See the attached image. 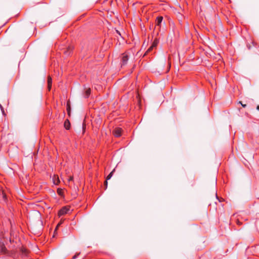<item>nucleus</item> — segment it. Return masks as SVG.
<instances>
[{
    "label": "nucleus",
    "instance_id": "nucleus-9",
    "mask_svg": "<svg viewBox=\"0 0 259 259\" xmlns=\"http://www.w3.org/2000/svg\"><path fill=\"white\" fill-rule=\"evenodd\" d=\"M85 97L88 98L91 94V89H90V88H87V89H85Z\"/></svg>",
    "mask_w": 259,
    "mask_h": 259
},
{
    "label": "nucleus",
    "instance_id": "nucleus-20",
    "mask_svg": "<svg viewBox=\"0 0 259 259\" xmlns=\"http://www.w3.org/2000/svg\"><path fill=\"white\" fill-rule=\"evenodd\" d=\"M170 63L168 64V70L167 71H168L169 70V69H170Z\"/></svg>",
    "mask_w": 259,
    "mask_h": 259
},
{
    "label": "nucleus",
    "instance_id": "nucleus-15",
    "mask_svg": "<svg viewBox=\"0 0 259 259\" xmlns=\"http://www.w3.org/2000/svg\"><path fill=\"white\" fill-rule=\"evenodd\" d=\"M153 47H154L152 45V46H151V47H150L148 49V50L146 51V53L145 54V55H146V54L148 53L149 52H150L151 50H152Z\"/></svg>",
    "mask_w": 259,
    "mask_h": 259
},
{
    "label": "nucleus",
    "instance_id": "nucleus-14",
    "mask_svg": "<svg viewBox=\"0 0 259 259\" xmlns=\"http://www.w3.org/2000/svg\"><path fill=\"white\" fill-rule=\"evenodd\" d=\"M0 195L2 196L3 198L5 201L6 199V194L3 191H2L1 192V194Z\"/></svg>",
    "mask_w": 259,
    "mask_h": 259
},
{
    "label": "nucleus",
    "instance_id": "nucleus-22",
    "mask_svg": "<svg viewBox=\"0 0 259 259\" xmlns=\"http://www.w3.org/2000/svg\"><path fill=\"white\" fill-rule=\"evenodd\" d=\"M82 130H83V133L84 132V125H82Z\"/></svg>",
    "mask_w": 259,
    "mask_h": 259
},
{
    "label": "nucleus",
    "instance_id": "nucleus-13",
    "mask_svg": "<svg viewBox=\"0 0 259 259\" xmlns=\"http://www.w3.org/2000/svg\"><path fill=\"white\" fill-rule=\"evenodd\" d=\"M158 44V39L157 38H155L152 44V46L155 47L156 46V45Z\"/></svg>",
    "mask_w": 259,
    "mask_h": 259
},
{
    "label": "nucleus",
    "instance_id": "nucleus-4",
    "mask_svg": "<svg viewBox=\"0 0 259 259\" xmlns=\"http://www.w3.org/2000/svg\"><path fill=\"white\" fill-rule=\"evenodd\" d=\"M128 61V56L127 55H123L122 58V64L121 65H125L126 64L127 62Z\"/></svg>",
    "mask_w": 259,
    "mask_h": 259
},
{
    "label": "nucleus",
    "instance_id": "nucleus-26",
    "mask_svg": "<svg viewBox=\"0 0 259 259\" xmlns=\"http://www.w3.org/2000/svg\"><path fill=\"white\" fill-rule=\"evenodd\" d=\"M58 227H58V226H57V227H56V229H55V231H56V230H57V229L58 228Z\"/></svg>",
    "mask_w": 259,
    "mask_h": 259
},
{
    "label": "nucleus",
    "instance_id": "nucleus-10",
    "mask_svg": "<svg viewBox=\"0 0 259 259\" xmlns=\"http://www.w3.org/2000/svg\"><path fill=\"white\" fill-rule=\"evenodd\" d=\"M67 111L68 112V114L70 116V106L69 102H68L67 103Z\"/></svg>",
    "mask_w": 259,
    "mask_h": 259
},
{
    "label": "nucleus",
    "instance_id": "nucleus-12",
    "mask_svg": "<svg viewBox=\"0 0 259 259\" xmlns=\"http://www.w3.org/2000/svg\"><path fill=\"white\" fill-rule=\"evenodd\" d=\"M21 250L22 253L25 255H27V254L28 253L27 250L25 248H22Z\"/></svg>",
    "mask_w": 259,
    "mask_h": 259
},
{
    "label": "nucleus",
    "instance_id": "nucleus-28",
    "mask_svg": "<svg viewBox=\"0 0 259 259\" xmlns=\"http://www.w3.org/2000/svg\"><path fill=\"white\" fill-rule=\"evenodd\" d=\"M61 223H59L57 226L59 227L61 225Z\"/></svg>",
    "mask_w": 259,
    "mask_h": 259
},
{
    "label": "nucleus",
    "instance_id": "nucleus-17",
    "mask_svg": "<svg viewBox=\"0 0 259 259\" xmlns=\"http://www.w3.org/2000/svg\"><path fill=\"white\" fill-rule=\"evenodd\" d=\"M73 179V177L72 176L70 177L68 179V182L70 183L71 181H72Z\"/></svg>",
    "mask_w": 259,
    "mask_h": 259
},
{
    "label": "nucleus",
    "instance_id": "nucleus-18",
    "mask_svg": "<svg viewBox=\"0 0 259 259\" xmlns=\"http://www.w3.org/2000/svg\"><path fill=\"white\" fill-rule=\"evenodd\" d=\"M239 103L241 104V105H242V106L243 107H245L246 106V104H242V103L241 101H240V102H239Z\"/></svg>",
    "mask_w": 259,
    "mask_h": 259
},
{
    "label": "nucleus",
    "instance_id": "nucleus-23",
    "mask_svg": "<svg viewBox=\"0 0 259 259\" xmlns=\"http://www.w3.org/2000/svg\"><path fill=\"white\" fill-rule=\"evenodd\" d=\"M65 54H66L67 55H69V53H68V51H66V52H65Z\"/></svg>",
    "mask_w": 259,
    "mask_h": 259
},
{
    "label": "nucleus",
    "instance_id": "nucleus-5",
    "mask_svg": "<svg viewBox=\"0 0 259 259\" xmlns=\"http://www.w3.org/2000/svg\"><path fill=\"white\" fill-rule=\"evenodd\" d=\"M53 182L55 185H58L60 182L59 177L57 175H54L53 177Z\"/></svg>",
    "mask_w": 259,
    "mask_h": 259
},
{
    "label": "nucleus",
    "instance_id": "nucleus-11",
    "mask_svg": "<svg viewBox=\"0 0 259 259\" xmlns=\"http://www.w3.org/2000/svg\"><path fill=\"white\" fill-rule=\"evenodd\" d=\"M115 171V169H114L109 175L107 177V180H108L109 179H111V178L112 177V175H113V172H114Z\"/></svg>",
    "mask_w": 259,
    "mask_h": 259
},
{
    "label": "nucleus",
    "instance_id": "nucleus-25",
    "mask_svg": "<svg viewBox=\"0 0 259 259\" xmlns=\"http://www.w3.org/2000/svg\"><path fill=\"white\" fill-rule=\"evenodd\" d=\"M256 109L259 110V105L257 106Z\"/></svg>",
    "mask_w": 259,
    "mask_h": 259
},
{
    "label": "nucleus",
    "instance_id": "nucleus-24",
    "mask_svg": "<svg viewBox=\"0 0 259 259\" xmlns=\"http://www.w3.org/2000/svg\"><path fill=\"white\" fill-rule=\"evenodd\" d=\"M165 65V62L164 61L162 63V67H163Z\"/></svg>",
    "mask_w": 259,
    "mask_h": 259
},
{
    "label": "nucleus",
    "instance_id": "nucleus-29",
    "mask_svg": "<svg viewBox=\"0 0 259 259\" xmlns=\"http://www.w3.org/2000/svg\"><path fill=\"white\" fill-rule=\"evenodd\" d=\"M76 257V255H74L73 257V258H75Z\"/></svg>",
    "mask_w": 259,
    "mask_h": 259
},
{
    "label": "nucleus",
    "instance_id": "nucleus-2",
    "mask_svg": "<svg viewBox=\"0 0 259 259\" xmlns=\"http://www.w3.org/2000/svg\"><path fill=\"white\" fill-rule=\"evenodd\" d=\"M122 130L120 128H116L114 130L113 133L116 137H119L121 135Z\"/></svg>",
    "mask_w": 259,
    "mask_h": 259
},
{
    "label": "nucleus",
    "instance_id": "nucleus-19",
    "mask_svg": "<svg viewBox=\"0 0 259 259\" xmlns=\"http://www.w3.org/2000/svg\"><path fill=\"white\" fill-rule=\"evenodd\" d=\"M61 191L62 190L61 189H58V190H57V192L58 193V194H59L60 195H61Z\"/></svg>",
    "mask_w": 259,
    "mask_h": 259
},
{
    "label": "nucleus",
    "instance_id": "nucleus-27",
    "mask_svg": "<svg viewBox=\"0 0 259 259\" xmlns=\"http://www.w3.org/2000/svg\"><path fill=\"white\" fill-rule=\"evenodd\" d=\"M68 49H69V50H72V48L71 47H69V48H68Z\"/></svg>",
    "mask_w": 259,
    "mask_h": 259
},
{
    "label": "nucleus",
    "instance_id": "nucleus-1",
    "mask_svg": "<svg viewBox=\"0 0 259 259\" xmlns=\"http://www.w3.org/2000/svg\"><path fill=\"white\" fill-rule=\"evenodd\" d=\"M69 210V208H67L66 207H63L61 209H60L58 212V215L59 216L64 215L68 212Z\"/></svg>",
    "mask_w": 259,
    "mask_h": 259
},
{
    "label": "nucleus",
    "instance_id": "nucleus-8",
    "mask_svg": "<svg viewBox=\"0 0 259 259\" xmlns=\"http://www.w3.org/2000/svg\"><path fill=\"white\" fill-rule=\"evenodd\" d=\"M64 127L66 130H69L70 127V122L68 119H66L64 122Z\"/></svg>",
    "mask_w": 259,
    "mask_h": 259
},
{
    "label": "nucleus",
    "instance_id": "nucleus-7",
    "mask_svg": "<svg viewBox=\"0 0 259 259\" xmlns=\"http://www.w3.org/2000/svg\"><path fill=\"white\" fill-rule=\"evenodd\" d=\"M52 86V78L50 76L48 77V87L49 90H50Z\"/></svg>",
    "mask_w": 259,
    "mask_h": 259
},
{
    "label": "nucleus",
    "instance_id": "nucleus-21",
    "mask_svg": "<svg viewBox=\"0 0 259 259\" xmlns=\"http://www.w3.org/2000/svg\"><path fill=\"white\" fill-rule=\"evenodd\" d=\"M0 108H1V110L3 111V112H4L3 108L1 104H0Z\"/></svg>",
    "mask_w": 259,
    "mask_h": 259
},
{
    "label": "nucleus",
    "instance_id": "nucleus-6",
    "mask_svg": "<svg viewBox=\"0 0 259 259\" xmlns=\"http://www.w3.org/2000/svg\"><path fill=\"white\" fill-rule=\"evenodd\" d=\"M163 20V17L161 16L158 17L156 19V24L157 26H159Z\"/></svg>",
    "mask_w": 259,
    "mask_h": 259
},
{
    "label": "nucleus",
    "instance_id": "nucleus-16",
    "mask_svg": "<svg viewBox=\"0 0 259 259\" xmlns=\"http://www.w3.org/2000/svg\"><path fill=\"white\" fill-rule=\"evenodd\" d=\"M107 185H108V182H107V180H106L105 182H104V186H105V189H106L107 188Z\"/></svg>",
    "mask_w": 259,
    "mask_h": 259
},
{
    "label": "nucleus",
    "instance_id": "nucleus-3",
    "mask_svg": "<svg viewBox=\"0 0 259 259\" xmlns=\"http://www.w3.org/2000/svg\"><path fill=\"white\" fill-rule=\"evenodd\" d=\"M0 248H1V252L3 253H7L8 252V250L7 248L5 247L4 243L3 242H0Z\"/></svg>",
    "mask_w": 259,
    "mask_h": 259
}]
</instances>
